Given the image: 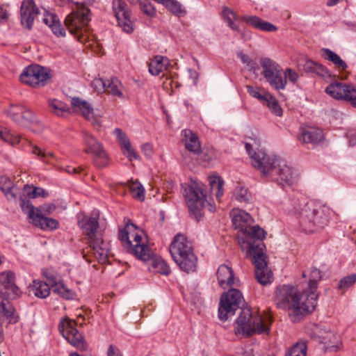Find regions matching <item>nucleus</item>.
<instances>
[{"instance_id":"f257e3e1","label":"nucleus","mask_w":356,"mask_h":356,"mask_svg":"<svg viewBox=\"0 0 356 356\" xmlns=\"http://www.w3.org/2000/svg\"><path fill=\"white\" fill-rule=\"evenodd\" d=\"M245 305L244 298L239 290L231 288L227 293H224V321L229 316H234L236 310L241 309L236 321L237 333H242L246 336L268 334L270 329L265 320L260 316H253L250 308Z\"/></svg>"},{"instance_id":"f03ea898","label":"nucleus","mask_w":356,"mask_h":356,"mask_svg":"<svg viewBox=\"0 0 356 356\" xmlns=\"http://www.w3.org/2000/svg\"><path fill=\"white\" fill-rule=\"evenodd\" d=\"M245 149L252 160V164L263 177H269L282 186H289L294 181L293 169L286 161L277 156H270L263 149L253 151L252 145L245 144Z\"/></svg>"},{"instance_id":"7ed1b4c3","label":"nucleus","mask_w":356,"mask_h":356,"mask_svg":"<svg viewBox=\"0 0 356 356\" xmlns=\"http://www.w3.org/2000/svg\"><path fill=\"white\" fill-rule=\"evenodd\" d=\"M275 300L277 307L289 310V315L293 323L299 322L311 313L316 307L315 296H307V291L299 293L296 287L282 285L277 288Z\"/></svg>"},{"instance_id":"20e7f679","label":"nucleus","mask_w":356,"mask_h":356,"mask_svg":"<svg viewBox=\"0 0 356 356\" xmlns=\"http://www.w3.org/2000/svg\"><path fill=\"white\" fill-rule=\"evenodd\" d=\"M230 218L236 229H239L238 241L243 250H250L249 245H259L263 242L266 232L259 225H252L253 219L245 211L234 209L230 212Z\"/></svg>"},{"instance_id":"39448f33","label":"nucleus","mask_w":356,"mask_h":356,"mask_svg":"<svg viewBox=\"0 0 356 356\" xmlns=\"http://www.w3.org/2000/svg\"><path fill=\"white\" fill-rule=\"evenodd\" d=\"M298 218L302 231L312 233L328 222L327 209L314 202L307 203L298 211Z\"/></svg>"},{"instance_id":"423d86ee","label":"nucleus","mask_w":356,"mask_h":356,"mask_svg":"<svg viewBox=\"0 0 356 356\" xmlns=\"http://www.w3.org/2000/svg\"><path fill=\"white\" fill-rule=\"evenodd\" d=\"M170 252L182 270L187 273L195 270L197 258L191 243L184 235L178 234L174 237L170 245Z\"/></svg>"},{"instance_id":"0eeeda50","label":"nucleus","mask_w":356,"mask_h":356,"mask_svg":"<svg viewBox=\"0 0 356 356\" xmlns=\"http://www.w3.org/2000/svg\"><path fill=\"white\" fill-rule=\"evenodd\" d=\"M239 20L250 25L254 29L264 31L273 32L277 29L273 24L264 21L256 15H243L239 17L233 10L224 6V22L226 23L228 27L234 31L241 32L238 25Z\"/></svg>"},{"instance_id":"6e6552de","label":"nucleus","mask_w":356,"mask_h":356,"mask_svg":"<svg viewBox=\"0 0 356 356\" xmlns=\"http://www.w3.org/2000/svg\"><path fill=\"white\" fill-rule=\"evenodd\" d=\"M185 199L190 215L199 221L203 216V209L207 203L203 186L193 183L185 188Z\"/></svg>"},{"instance_id":"1a4fd4ad","label":"nucleus","mask_w":356,"mask_h":356,"mask_svg":"<svg viewBox=\"0 0 356 356\" xmlns=\"http://www.w3.org/2000/svg\"><path fill=\"white\" fill-rule=\"evenodd\" d=\"M259 245L254 246L250 244V250L246 251L247 255L252 257V263L255 266V276L261 284L266 285L270 284L271 281V274L267 270L266 257L264 250L265 245L263 242L259 241Z\"/></svg>"},{"instance_id":"9d476101","label":"nucleus","mask_w":356,"mask_h":356,"mask_svg":"<svg viewBox=\"0 0 356 356\" xmlns=\"http://www.w3.org/2000/svg\"><path fill=\"white\" fill-rule=\"evenodd\" d=\"M90 13L88 8L81 6L76 10L71 12L65 19V25L69 32L77 37L79 41H81L83 30H86L90 20Z\"/></svg>"},{"instance_id":"9b49d317","label":"nucleus","mask_w":356,"mask_h":356,"mask_svg":"<svg viewBox=\"0 0 356 356\" xmlns=\"http://www.w3.org/2000/svg\"><path fill=\"white\" fill-rule=\"evenodd\" d=\"M85 145V152L93 156V163L99 168L106 167L109 163V157L102 144L87 131L82 132Z\"/></svg>"},{"instance_id":"f8f14e48","label":"nucleus","mask_w":356,"mask_h":356,"mask_svg":"<svg viewBox=\"0 0 356 356\" xmlns=\"http://www.w3.org/2000/svg\"><path fill=\"white\" fill-rule=\"evenodd\" d=\"M261 65L263 68V74L266 81L274 89L284 90L286 85V79L281 67L269 58H261Z\"/></svg>"},{"instance_id":"ddd939ff","label":"nucleus","mask_w":356,"mask_h":356,"mask_svg":"<svg viewBox=\"0 0 356 356\" xmlns=\"http://www.w3.org/2000/svg\"><path fill=\"white\" fill-rule=\"evenodd\" d=\"M20 207L24 213L28 216L31 222L42 229H55L58 227V222L54 218L45 217L41 214V210L35 209L28 200L21 197Z\"/></svg>"},{"instance_id":"4468645a","label":"nucleus","mask_w":356,"mask_h":356,"mask_svg":"<svg viewBox=\"0 0 356 356\" xmlns=\"http://www.w3.org/2000/svg\"><path fill=\"white\" fill-rule=\"evenodd\" d=\"M49 78L47 68L38 65H31L20 74V81L32 87L44 86Z\"/></svg>"},{"instance_id":"2eb2a0df","label":"nucleus","mask_w":356,"mask_h":356,"mask_svg":"<svg viewBox=\"0 0 356 356\" xmlns=\"http://www.w3.org/2000/svg\"><path fill=\"white\" fill-rule=\"evenodd\" d=\"M21 294L19 288L15 284V274L12 271L0 273V298L8 301L3 297L9 299H15Z\"/></svg>"},{"instance_id":"dca6fc26","label":"nucleus","mask_w":356,"mask_h":356,"mask_svg":"<svg viewBox=\"0 0 356 356\" xmlns=\"http://www.w3.org/2000/svg\"><path fill=\"white\" fill-rule=\"evenodd\" d=\"M113 9L118 24L123 31L131 33L134 31V22L131 19L127 4L123 0H113Z\"/></svg>"},{"instance_id":"f3484780","label":"nucleus","mask_w":356,"mask_h":356,"mask_svg":"<svg viewBox=\"0 0 356 356\" xmlns=\"http://www.w3.org/2000/svg\"><path fill=\"white\" fill-rule=\"evenodd\" d=\"M91 86L98 93L107 92L120 98L123 97L121 90L122 84L120 81L115 77H112L110 79H104L102 78L95 79L91 82Z\"/></svg>"},{"instance_id":"a211bd4d","label":"nucleus","mask_w":356,"mask_h":356,"mask_svg":"<svg viewBox=\"0 0 356 356\" xmlns=\"http://www.w3.org/2000/svg\"><path fill=\"white\" fill-rule=\"evenodd\" d=\"M74 321H65L59 324V330L66 340L72 346L81 348H84V341L81 334L75 327Z\"/></svg>"},{"instance_id":"6ab92c4d","label":"nucleus","mask_w":356,"mask_h":356,"mask_svg":"<svg viewBox=\"0 0 356 356\" xmlns=\"http://www.w3.org/2000/svg\"><path fill=\"white\" fill-rule=\"evenodd\" d=\"M78 225L83 234L88 238L89 243L95 241L98 237H102V234L98 231L99 227L98 216L84 215L78 220Z\"/></svg>"},{"instance_id":"aec40b11","label":"nucleus","mask_w":356,"mask_h":356,"mask_svg":"<svg viewBox=\"0 0 356 356\" xmlns=\"http://www.w3.org/2000/svg\"><path fill=\"white\" fill-rule=\"evenodd\" d=\"M71 104L73 107L77 108L86 120L90 122L92 124L101 125V115L96 113L90 104L80 99L79 97H73L71 99Z\"/></svg>"},{"instance_id":"412c9836","label":"nucleus","mask_w":356,"mask_h":356,"mask_svg":"<svg viewBox=\"0 0 356 356\" xmlns=\"http://www.w3.org/2000/svg\"><path fill=\"white\" fill-rule=\"evenodd\" d=\"M21 24L27 29H31L35 18L39 13L33 0H24L21 6Z\"/></svg>"},{"instance_id":"4be33fe9","label":"nucleus","mask_w":356,"mask_h":356,"mask_svg":"<svg viewBox=\"0 0 356 356\" xmlns=\"http://www.w3.org/2000/svg\"><path fill=\"white\" fill-rule=\"evenodd\" d=\"M131 237L134 238L135 244H132L131 241V248H129L128 252L142 261H146L149 260L151 258L152 252L147 245L141 242L142 236L138 233H131Z\"/></svg>"},{"instance_id":"5701e85b","label":"nucleus","mask_w":356,"mask_h":356,"mask_svg":"<svg viewBox=\"0 0 356 356\" xmlns=\"http://www.w3.org/2000/svg\"><path fill=\"white\" fill-rule=\"evenodd\" d=\"M89 243L97 259L101 263H105L108 258V249L104 244L102 237H98L97 240Z\"/></svg>"},{"instance_id":"b1692460","label":"nucleus","mask_w":356,"mask_h":356,"mask_svg":"<svg viewBox=\"0 0 356 356\" xmlns=\"http://www.w3.org/2000/svg\"><path fill=\"white\" fill-rule=\"evenodd\" d=\"M49 111L58 117L65 118L70 114V108L63 102L56 99L48 100Z\"/></svg>"},{"instance_id":"393cba45","label":"nucleus","mask_w":356,"mask_h":356,"mask_svg":"<svg viewBox=\"0 0 356 356\" xmlns=\"http://www.w3.org/2000/svg\"><path fill=\"white\" fill-rule=\"evenodd\" d=\"M348 86L349 85L345 83L334 82L325 88V92L336 99L345 100L347 92H349Z\"/></svg>"},{"instance_id":"a878e982","label":"nucleus","mask_w":356,"mask_h":356,"mask_svg":"<svg viewBox=\"0 0 356 356\" xmlns=\"http://www.w3.org/2000/svg\"><path fill=\"white\" fill-rule=\"evenodd\" d=\"M308 276V287L304 291H307V296H311L312 293L314 294L315 296V300L316 303L318 295L316 293V291L318 286V283L322 278V274L320 270L316 267H312Z\"/></svg>"},{"instance_id":"bb28decb","label":"nucleus","mask_w":356,"mask_h":356,"mask_svg":"<svg viewBox=\"0 0 356 356\" xmlns=\"http://www.w3.org/2000/svg\"><path fill=\"white\" fill-rule=\"evenodd\" d=\"M0 189L8 200H15L17 197L18 188L14 186L13 181L7 177H0Z\"/></svg>"},{"instance_id":"cd10ccee","label":"nucleus","mask_w":356,"mask_h":356,"mask_svg":"<svg viewBox=\"0 0 356 356\" xmlns=\"http://www.w3.org/2000/svg\"><path fill=\"white\" fill-rule=\"evenodd\" d=\"M299 65L302 67V70L307 73H316L321 76L328 75V71L325 67L312 60H307Z\"/></svg>"},{"instance_id":"c85d7f7f","label":"nucleus","mask_w":356,"mask_h":356,"mask_svg":"<svg viewBox=\"0 0 356 356\" xmlns=\"http://www.w3.org/2000/svg\"><path fill=\"white\" fill-rule=\"evenodd\" d=\"M169 60L162 56H155L149 64V72L154 76L159 75L163 70H165Z\"/></svg>"},{"instance_id":"c756f323","label":"nucleus","mask_w":356,"mask_h":356,"mask_svg":"<svg viewBox=\"0 0 356 356\" xmlns=\"http://www.w3.org/2000/svg\"><path fill=\"white\" fill-rule=\"evenodd\" d=\"M323 131L319 129L309 128L302 131L301 138L304 143L317 144L323 139Z\"/></svg>"},{"instance_id":"7c9ffc66","label":"nucleus","mask_w":356,"mask_h":356,"mask_svg":"<svg viewBox=\"0 0 356 356\" xmlns=\"http://www.w3.org/2000/svg\"><path fill=\"white\" fill-rule=\"evenodd\" d=\"M322 56L329 61L332 62L337 68L345 70L348 66L344 60L339 56L330 49L323 48L321 49Z\"/></svg>"},{"instance_id":"2f4dec72","label":"nucleus","mask_w":356,"mask_h":356,"mask_svg":"<svg viewBox=\"0 0 356 356\" xmlns=\"http://www.w3.org/2000/svg\"><path fill=\"white\" fill-rule=\"evenodd\" d=\"M30 291L38 298H45L49 296L50 287L46 282L34 280L33 285L30 288Z\"/></svg>"},{"instance_id":"473e14b6","label":"nucleus","mask_w":356,"mask_h":356,"mask_svg":"<svg viewBox=\"0 0 356 356\" xmlns=\"http://www.w3.org/2000/svg\"><path fill=\"white\" fill-rule=\"evenodd\" d=\"M209 186L211 191L215 193L216 198L220 200L222 193L221 191L222 186V179L221 177L217 174H212L209 177Z\"/></svg>"},{"instance_id":"72a5a7b5","label":"nucleus","mask_w":356,"mask_h":356,"mask_svg":"<svg viewBox=\"0 0 356 356\" xmlns=\"http://www.w3.org/2000/svg\"><path fill=\"white\" fill-rule=\"evenodd\" d=\"M136 229V226L132 224H127L124 229H121L119 230L118 238L123 243L124 248L128 252L129 248H131V233L132 229L135 230Z\"/></svg>"},{"instance_id":"f704fd0d","label":"nucleus","mask_w":356,"mask_h":356,"mask_svg":"<svg viewBox=\"0 0 356 356\" xmlns=\"http://www.w3.org/2000/svg\"><path fill=\"white\" fill-rule=\"evenodd\" d=\"M185 146L186 148L191 152L195 154H198L200 152L201 146L198 140V138L191 131H188V134L186 133Z\"/></svg>"},{"instance_id":"c9c22d12","label":"nucleus","mask_w":356,"mask_h":356,"mask_svg":"<svg viewBox=\"0 0 356 356\" xmlns=\"http://www.w3.org/2000/svg\"><path fill=\"white\" fill-rule=\"evenodd\" d=\"M148 261H151L152 267L156 273L165 275H168L170 273V268L162 259L152 258V255Z\"/></svg>"},{"instance_id":"e433bc0d","label":"nucleus","mask_w":356,"mask_h":356,"mask_svg":"<svg viewBox=\"0 0 356 356\" xmlns=\"http://www.w3.org/2000/svg\"><path fill=\"white\" fill-rule=\"evenodd\" d=\"M51 288L54 293L60 295L65 299H72L74 297L72 291L67 288L61 280L51 286Z\"/></svg>"},{"instance_id":"4c0bfd02","label":"nucleus","mask_w":356,"mask_h":356,"mask_svg":"<svg viewBox=\"0 0 356 356\" xmlns=\"http://www.w3.org/2000/svg\"><path fill=\"white\" fill-rule=\"evenodd\" d=\"M31 153L35 154L40 160L44 162H50L49 159H56L54 154L52 152L47 151L42 149L38 145H31Z\"/></svg>"},{"instance_id":"58836bf2","label":"nucleus","mask_w":356,"mask_h":356,"mask_svg":"<svg viewBox=\"0 0 356 356\" xmlns=\"http://www.w3.org/2000/svg\"><path fill=\"white\" fill-rule=\"evenodd\" d=\"M267 98L268 99L264 104L268 106L270 112L276 116H282L283 110L278 101L271 95Z\"/></svg>"},{"instance_id":"ea45409f","label":"nucleus","mask_w":356,"mask_h":356,"mask_svg":"<svg viewBox=\"0 0 356 356\" xmlns=\"http://www.w3.org/2000/svg\"><path fill=\"white\" fill-rule=\"evenodd\" d=\"M306 344L298 342L286 353V356H306Z\"/></svg>"},{"instance_id":"a19ab883","label":"nucleus","mask_w":356,"mask_h":356,"mask_svg":"<svg viewBox=\"0 0 356 356\" xmlns=\"http://www.w3.org/2000/svg\"><path fill=\"white\" fill-rule=\"evenodd\" d=\"M124 156L129 160H138L140 159L139 154L132 147L130 140L127 141L124 144L120 146Z\"/></svg>"},{"instance_id":"79ce46f5","label":"nucleus","mask_w":356,"mask_h":356,"mask_svg":"<svg viewBox=\"0 0 356 356\" xmlns=\"http://www.w3.org/2000/svg\"><path fill=\"white\" fill-rule=\"evenodd\" d=\"M235 198L241 202H247L250 200L251 195L248 190L243 186H238L234 191Z\"/></svg>"},{"instance_id":"37998d69","label":"nucleus","mask_w":356,"mask_h":356,"mask_svg":"<svg viewBox=\"0 0 356 356\" xmlns=\"http://www.w3.org/2000/svg\"><path fill=\"white\" fill-rule=\"evenodd\" d=\"M356 282V274L353 273L346 276L341 279L338 284L337 289L338 290L345 291L352 286Z\"/></svg>"},{"instance_id":"c03bdc74","label":"nucleus","mask_w":356,"mask_h":356,"mask_svg":"<svg viewBox=\"0 0 356 356\" xmlns=\"http://www.w3.org/2000/svg\"><path fill=\"white\" fill-rule=\"evenodd\" d=\"M24 106L22 105L12 104L9 108L6 111L8 115H9L13 120L19 124L21 120L22 113L23 112Z\"/></svg>"},{"instance_id":"a18cd8bd","label":"nucleus","mask_w":356,"mask_h":356,"mask_svg":"<svg viewBox=\"0 0 356 356\" xmlns=\"http://www.w3.org/2000/svg\"><path fill=\"white\" fill-rule=\"evenodd\" d=\"M20 118L21 120L19 122V124L22 125L37 122L36 118L33 111L26 107L24 108Z\"/></svg>"},{"instance_id":"49530a36","label":"nucleus","mask_w":356,"mask_h":356,"mask_svg":"<svg viewBox=\"0 0 356 356\" xmlns=\"http://www.w3.org/2000/svg\"><path fill=\"white\" fill-rule=\"evenodd\" d=\"M0 138L4 141L14 145L20 141L19 136H15L10 133L6 129L0 127Z\"/></svg>"},{"instance_id":"de8ad7c7","label":"nucleus","mask_w":356,"mask_h":356,"mask_svg":"<svg viewBox=\"0 0 356 356\" xmlns=\"http://www.w3.org/2000/svg\"><path fill=\"white\" fill-rule=\"evenodd\" d=\"M130 190L133 193V196L140 200H143L145 197V190L143 186L138 181H134L131 184Z\"/></svg>"},{"instance_id":"09e8293b","label":"nucleus","mask_w":356,"mask_h":356,"mask_svg":"<svg viewBox=\"0 0 356 356\" xmlns=\"http://www.w3.org/2000/svg\"><path fill=\"white\" fill-rule=\"evenodd\" d=\"M42 275L48 282L49 286H53L60 280L58 275L51 269H43Z\"/></svg>"},{"instance_id":"8fccbe9b","label":"nucleus","mask_w":356,"mask_h":356,"mask_svg":"<svg viewBox=\"0 0 356 356\" xmlns=\"http://www.w3.org/2000/svg\"><path fill=\"white\" fill-rule=\"evenodd\" d=\"M226 273H227L229 276L227 278L226 281L224 280V283L226 282L227 285L230 287L233 285L238 286L239 280L235 277L232 268L229 266L224 264V275H225Z\"/></svg>"},{"instance_id":"3c124183","label":"nucleus","mask_w":356,"mask_h":356,"mask_svg":"<svg viewBox=\"0 0 356 356\" xmlns=\"http://www.w3.org/2000/svg\"><path fill=\"white\" fill-rule=\"evenodd\" d=\"M248 93L253 97H255L262 102L264 104L268 99L267 97L270 96L269 93L261 94L257 88L253 86H247Z\"/></svg>"},{"instance_id":"603ef678","label":"nucleus","mask_w":356,"mask_h":356,"mask_svg":"<svg viewBox=\"0 0 356 356\" xmlns=\"http://www.w3.org/2000/svg\"><path fill=\"white\" fill-rule=\"evenodd\" d=\"M237 56L241 59L243 63L245 64L250 70H255L257 69V63L254 62L248 55L239 51Z\"/></svg>"},{"instance_id":"864d4df0","label":"nucleus","mask_w":356,"mask_h":356,"mask_svg":"<svg viewBox=\"0 0 356 356\" xmlns=\"http://www.w3.org/2000/svg\"><path fill=\"white\" fill-rule=\"evenodd\" d=\"M50 29L55 35L57 37H64L65 36V30L62 26L61 23L58 19V17L56 19V21L51 25Z\"/></svg>"},{"instance_id":"5fc2aeb1","label":"nucleus","mask_w":356,"mask_h":356,"mask_svg":"<svg viewBox=\"0 0 356 356\" xmlns=\"http://www.w3.org/2000/svg\"><path fill=\"white\" fill-rule=\"evenodd\" d=\"M140 9L149 16H153L156 13L154 6L147 1H141L140 2Z\"/></svg>"},{"instance_id":"6e6d98bb","label":"nucleus","mask_w":356,"mask_h":356,"mask_svg":"<svg viewBox=\"0 0 356 356\" xmlns=\"http://www.w3.org/2000/svg\"><path fill=\"white\" fill-rule=\"evenodd\" d=\"M348 91L349 92H347L345 100L350 102L353 106L356 107V86L350 84Z\"/></svg>"},{"instance_id":"4d7b16f0","label":"nucleus","mask_w":356,"mask_h":356,"mask_svg":"<svg viewBox=\"0 0 356 356\" xmlns=\"http://www.w3.org/2000/svg\"><path fill=\"white\" fill-rule=\"evenodd\" d=\"M113 134L116 136L120 146H122L123 144L127 143V141L129 140L127 134L124 132H123L120 129H115V130L113 131Z\"/></svg>"},{"instance_id":"13d9d810","label":"nucleus","mask_w":356,"mask_h":356,"mask_svg":"<svg viewBox=\"0 0 356 356\" xmlns=\"http://www.w3.org/2000/svg\"><path fill=\"white\" fill-rule=\"evenodd\" d=\"M284 75L283 76L284 79H286V81H287V79L289 80V81L292 83H295L298 81V74L292 69L287 68L284 72H283Z\"/></svg>"},{"instance_id":"bf43d9fd","label":"nucleus","mask_w":356,"mask_h":356,"mask_svg":"<svg viewBox=\"0 0 356 356\" xmlns=\"http://www.w3.org/2000/svg\"><path fill=\"white\" fill-rule=\"evenodd\" d=\"M57 18L58 17L56 15L53 13H46L44 15L42 21L45 24H47L50 28L51 25L56 21Z\"/></svg>"},{"instance_id":"052dcab7","label":"nucleus","mask_w":356,"mask_h":356,"mask_svg":"<svg viewBox=\"0 0 356 356\" xmlns=\"http://www.w3.org/2000/svg\"><path fill=\"white\" fill-rule=\"evenodd\" d=\"M143 154L147 157L150 158L153 154V147L149 143H145L141 146Z\"/></svg>"},{"instance_id":"680f3d73","label":"nucleus","mask_w":356,"mask_h":356,"mask_svg":"<svg viewBox=\"0 0 356 356\" xmlns=\"http://www.w3.org/2000/svg\"><path fill=\"white\" fill-rule=\"evenodd\" d=\"M33 187L34 186H32L30 185H25L23 188V196H20L19 198L22 197V198L25 199L26 200H28L30 202V201L29 200H26L25 198V196H27L29 198H33V196L34 195L32 193ZM19 201L20 202V199H19Z\"/></svg>"},{"instance_id":"e2e57ef3","label":"nucleus","mask_w":356,"mask_h":356,"mask_svg":"<svg viewBox=\"0 0 356 356\" xmlns=\"http://www.w3.org/2000/svg\"><path fill=\"white\" fill-rule=\"evenodd\" d=\"M32 193L34 194L33 198H35L38 197H44L48 195V193L44 189L40 187H33Z\"/></svg>"},{"instance_id":"0e129e2a","label":"nucleus","mask_w":356,"mask_h":356,"mask_svg":"<svg viewBox=\"0 0 356 356\" xmlns=\"http://www.w3.org/2000/svg\"><path fill=\"white\" fill-rule=\"evenodd\" d=\"M38 209L41 210V214H50L56 209V207L53 204H44Z\"/></svg>"},{"instance_id":"69168bd1","label":"nucleus","mask_w":356,"mask_h":356,"mask_svg":"<svg viewBox=\"0 0 356 356\" xmlns=\"http://www.w3.org/2000/svg\"><path fill=\"white\" fill-rule=\"evenodd\" d=\"M108 356H122V355L116 346L110 345L108 349Z\"/></svg>"},{"instance_id":"338daca9","label":"nucleus","mask_w":356,"mask_h":356,"mask_svg":"<svg viewBox=\"0 0 356 356\" xmlns=\"http://www.w3.org/2000/svg\"><path fill=\"white\" fill-rule=\"evenodd\" d=\"M189 76L193 81V84L196 85L198 79V73L194 70L189 69L188 70Z\"/></svg>"},{"instance_id":"774afa93","label":"nucleus","mask_w":356,"mask_h":356,"mask_svg":"<svg viewBox=\"0 0 356 356\" xmlns=\"http://www.w3.org/2000/svg\"><path fill=\"white\" fill-rule=\"evenodd\" d=\"M8 17V12L3 8L0 7V22H4Z\"/></svg>"}]
</instances>
